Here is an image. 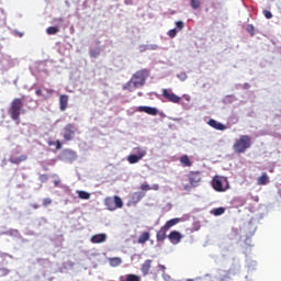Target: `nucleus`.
<instances>
[{
    "instance_id": "nucleus-1",
    "label": "nucleus",
    "mask_w": 281,
    "mask_h": 281,
    "mask_svg": "<svg viewBox=\"0 0 281 281\" xmlns=\"http://www.w3.org/2000/svg\"><path fill=\"white\" fill-rule=\"evenodd\" d=\"M149 72L148 69H140L136 71L130 81H127L123 86V91H130L133 92L138 87H144L146 85V80L148 79Z\"/></svg>"
},
{
    "instance_id": "nucleus-2",
    "label": "nucleus",
    "mask_w": 281,
    "mask_h": 281,
    "mask_svg": "<svg viewBox=\"0 0 281 281\" xmlns=\"http://www.w3.org/2000/svg\"><path fill=\"white\" fill-rule=\"evenodd\" d=\"M24 106L23 98H15L11 101L9 115L13 122H19V120H21V114L25 113V110L23 109Z\"/></svg>"
},
{
    "instance_id": "nucleus-3",
    "label": "nucleus",
    "mask_w": 281,
    "mask_h": 281,
    "mask_svg": "<svg viewBox=\"0 0 281 281\" xmlns=\"http://www.w3.org/2000/svg\"><path fill=\"white\" fill-rule=\"evenodd\" d=\"M248 148H251V136L243 135L235 140L233 149L238 154L247 153Z\"/></svg>"
},
{
    "instance_id": "nucleus-4",
    "label": "nucleus",
    "mask_w": 281,
    "mask_h": 281,
    "mask_svg": "<svg viewBox=\"0 0 281 281\" xmlns=\"http://www.w3.org/2000/svg\"><path fill=\"white\" fill-rule=\"evenodd\" d=\"M187 177L189 184L183 186V190H186L187 192H190L192 188H199V186H201V182L203 181V175L201 173V171H189Z\"/></svg>"
},
{
    "instance_id": "nucleus-5",
    "label": "nucleus",
    "mask_w": 281,
    "mask_h": 281,
    "mask_svg": "<svg viewBox=\"0 0 281 281\" xmlns=\"http://www.w3.org/2000/svg\"><path fill=\"white\" fill-rule=\"evenodd\" d=\"M211 186L215 192H227L229 190V181L223 176L213 177Z\"/></svg>"
},
{
    "instance_id": "nucleus-6",
    "label": "nucleus",
    "mask_w": 281,
    "mask_h": 281,
    "mask_svg": "<svg viewBox=\"0 0 281 281\" xmlns=\"http://www.w3.org/2000/svg\"><path fill=\"white\" fill-rule=\"evenodd\" d=\"M104 204L106 209L110 210V212H115V210L124 207V202L122 201V198L117 195H114L113 198H105Z\"/></svg>"
},
{
    "instance_id": "nucleus-7",
    "label": "nucleus",
    "mask_w": 281,
    "mask_h": 281,
    "mask_svg": "<svg viewBox=\"0 0 281 281\" xmlns=\"http://www.w3.org/2000/svg\"><path fill=\"white\" fill-rule=\"evenodd\" d=\"M137 155H130L127 156L128 164H138L146 157V149H142V147L136 148Z\"/></svg>"
},
{
    "instance_id": "nucleus-8",
    "label": "nucleus",
    "mask_w": 281,
    "mask_h": 281,
    "mask_svg": "<svg viewBox=\"0 0 281 281\" xmlns=\"http://www.w3.org/2000/svg\"><path fill=\"white\" fill-rule=\"evenodd\" d=\"M162 98H165L167 102H172L173 104H179V102H181V97L168 89H162Z\"/></svg>"
},
{
    "instance_id": "nucleus-9",
    "label": "nucleus",
    "mask_w": 281,
    "mask_h": 281,
    "mask_svg": "<svg viewBox=\"0 0 281 281\" xmlns=\"http://www.w3.org/2000/svg\"><path fill=\"white\" fill-rule=\"evenodd\" d=\"M74 135H76V125L68 123L64 127V139L65 142H71L74 139Z\"/></svg>"
},
{
    "instance_id": "nucleus-10",
    "label": "nucleus",
    "mask_w": 281,
    "mask_h": 281,
    "mask_svg": "<svg viewBox=\"0 0 281 281\" xmlns=\"http://www.w3.org/2000/svg\"><path fill=\"white\" fill-rule=\"evenodd\" d=\"M168 238L172 245H179V243H181V239L183 238V235H181V233L178 231H172L168 235Z\"/></svg>"
},
{
    "instance_id": "nucleus-11",
    "label": "nucleus",
    "mask_w": 281,
    "mask_h": 281,
    "mask_svg": "<svg viewBox=\"0 0 281 281\" xmlns=\"http://www.w3.org/2000/svg\"><path fill=\"white\" fill-rule=\"evenodd\" d=\"M137 111H139V113H147V115H158L159 114V110L157 108H150V106H146V105L138 106Z\"/></svg>"
},
{
    "instance_id": "nucleus-12",
    "label": "nucleus",
    "mask_w": 281,
    "mask_h": 281,
    "mask_svg": "<svg viewBox=\"0 0 281 281\" xmlns=\"http://www.w3.org/2000/svg\"><path fill=\"white\" fill-rule=\"evenodd\" d=\"M67 106H69V95L61 94L59 97V109H60V111H67Z\"/></svg>"
},
{
    "instance_id": "nucleus-13",
    "label": "nucleus",
    "mask_w": 281,
    "mask_h": 281,
    "mask_svg": "<svg viewBox=\"0 0 281 281\" xmlns=\"http://www.w3.org/2000/svg\"><path fill=\"white\" fill-rule=\"evenodd\" d=\"M90 240L93 245H99L100 243H106V234L101 233V234L93 235Z\"/></svg>"
},
{
    "instance_id": "nucleus-14",
    "label": "nucleus",
    "mask_w": 281,
    "mask_h": 281,
    "mask_svg": "<svg viewBox=\"0 0 281 281\" xmlns=\"http://www.w3.org/2000/svg\"><path fill=\"white\" fill-rule=\"evenodd\" d=\"M168 233V228L161 226L160 229L156 234V240L158 243H164L166 240V234Z\"/></svg>"
},
{
    "instance_id": "nucleus-15",
    "label": "nucleus",
    "mask_w": 281,
    "mask_h": 281,
    "mask_svg": "<svg viewBox=\"0 0 281 281\" xmlns=\"http://www.w3.org/2000/svg\"><path fill=\"white\" fill-rule=\"evenodd\" d=\"M150 267H153V260L151 259L145 260L140 267V271L143 276H148V273H150Z\"/></svg>"
},
{
    "instance_id": "nucleus-16",
    "label": "nucleus",
    "mask_w": 281,
    "mask_h": 281,
    "mask_svg": "<svg viewBox=\"0 0 281 281\" xmlns=\"http://www.w3.org/2000/svg\"><path fill=\"white\" fill-rule=\"evenodd\" d=\"M209 126H211L212 128H215V131H225V128H227V126L223 125V123L217 122L216 120L211 119L207 122Z\"/></svg>"
},
{
    "instance_id": "nucleus-17",
    "label": "nucleus",
    "mask_w": 281,
    "mask_h": 281,
    "mask_svg": "<svg viewBox=\"0 0 281 281\" xmlns=\"http://www.w3.org/2000/svg\"><path fill=\"white\" fill-rule=\"evenodd\" d=\"M150 240V233L149 232H143L140 236L138 237V245H146Z\"/></svg>"
},
{
    "instance_id": "nucleus-18",
    "label": "nucleus",
    "mask_w": 281,
    "mask_h": 281,
    "mask_svg": "<svg viewBox=\"0 0 281 281\" xmlns=\"http://www.w3.org/2000/svg\"><path fill=\"white\" fill-rule=\"evenodd\" d=\"M180 164L183 166V168H190V166H192V160H190L188 155H183L180 158Z\"/></svg>"
},
{
    "instance_id": "nucleus-19",
    "label": "nucleus",
    "mask_w": 281,
    "mask_h": 281,
    "mask_svg": "<svg viewBox=\"0 0 281 281\" xmlns=\"http://www.w3.org/2000/svg\"><path fill=\"white\" fill-rule=\"evenodd\" d=\"M10 161L15 165L23 164V161H27V156L22 155V156L15 157V158L12 157V158H10Z\"/></svg>"
},
{
    "instance_id": "nucleus-20",
    "label": "nucleus",
    "mask_w": 281,
    "mask_h": 281,
    "mask_svg": "<svg viewBox=\"0 0 281 281\" xmlns=\"http://www.w3.org/2000/svg\"><path fill=\"white\" fill-rule=\"evenodd\" d=\"M258 186H267L269 183V176H267V172H263L261 177L257 180Z\"/></svg>"
},
{
    "instance_id": "nucleus-21",
    "label": "nucleus",
    "mask_w": 281,
    "mask_h": 281,
    "mask_svg": "<svg viewBox=\"0 0 281 281\" xmlns=\"http://www.w3.org/2000/svg\"><path fill=\"white\" fill-rule=\"evenodd\" d=\"M121 280H124V281H142V278L137 274H126L125 277H121Z\"/></svg>"
},
{
    "instance_id": "nucleus-22",
    "label": "nucleus",
    "mask_w": 281,
    "mask_h": 281,
    "mask_svg": "<svg viewBox=\"0 0 281 281\" xmlns=\"http://www.w3.org/2000/svg\"><path fill=\"white\" fill-rule=\"evenodd\" d=\"M109 262H110V266L112 267H120V265H122V258L112 257V258H109Z\"/></svg>"
},
{
    "instance_id": "nucleus-23",
    "label": "nucleus",
    "mask_w": 281,
    "mask_h": 281,
    "mask_svg": "<svg viewBox=\"0 0 281 281\" xmlns=\"http://www.w3.org/2000/svg\"><path fill=\"white\" fill-rule=\"evenodd\" d=\"M77 194L79 199H82L83 201H89L91 199V193L87 191H77Z\"/></svg>"
},
{
    "instance_id": "nucleus-24",
    "label": "nucleus",
    "mask_w": 281,
    "mask_h": 281,
    "mask_svg": "<svg viewBox=\"0 0 281 281\" xmlns=\"http://www.w3.org/2000/svg\"><path fill=\"white\" fill-rule=\"evenodd\" d=\"M179 218H172V220H169L165 225L164 227L167 228V229H170V227H175V225L179 224Z\"/></svg>"
},
{
    "instance_id": "nucleus-25",
    "label": "nucleus",
    "mask_w": 281,
    "mask_h": 281,
    "mask_svg": "<svg viewBox=\"0 0 281 281\" xmlns=\"http://www.w3.org/2000/svg\"><path fill=\"white\" fill-rule=\"evenodd\" d=\"M59 29L57 26H49L46 30V34H48L49 36L54 35V34H58Z\"/></svg>"
},
{
    "instance_id": "nucleus-26",
    "label": "nucleus",
    "mask_w": 281,
    "mask_h": 281,
    "mask_svg": "<svg viewBox=\"0 0 281 281\" xmlns=\"http://www.w3.org/2000/svg\"><path fill=\"white\" fill-rule=\"evenodd\" d=\"M192 10H199L201 8V0H190Z\"/></svg>"
},
{
    "instance_id": "nucleus-27",
    "label": "nucleus",
    "mask_w": 281,
    "mask_h": 281,
    "mask_svg": "<svg viewBox=\"0 0 281 281\" xmlns=\"http://www.w3.org/2000/svg\"><path fill=\"white\" fill-rule=\"evenodd\" d=\"M212 214H214V216H221V215L225 214V207L214 209L212 211Z\"/></svg>"
},
{
    "instance_id": "nucleus-28",
    "label": "nucleus",
    "mask_w": 281,
    "mask_h": 281,
    "mask_svg": "<svg viewBox=\"0 0 281 281\" xmlns=\"http://www.w3.org/2000/svg\"><path fill=\"white\" fill-rule=\"evenodd\" d=\"M246 32H248V34H250V36H256V27H254V24H249L246 27Z\"/></svg>"
},
{
    "instance_id": "nucleus-29",
    "label": "nucleus",
    "mask_w": 281,
    "mask_h": 281,
    "mask_svg": "<svg viewBox=\"0 0 281 281\" xmlns=\"http://www.w3.org/2000/svg\"><path fill=\"white\" fill-rule=\"evenodd\" d=\"M100 56V48H94L90 50L91 58H98Z\"/></svg>"
},
{
    "instance_id": "nucleus-30",
    "label": "nucleus",
    "mask_w": 281,
    "mask_h": 281,
    "mask_svg": "<svg viewBox=\"0 0 281 281\" xmlns=\"http://www.w3.org/2000/svg\"><path fill=\"white\" fill-rule=\"evenodd\" d=\"M178 33H179V31L177 29H171L168 32V36H169V38H175V36H177Z\"/></svg>"
},
{
    "instance_id": "nucleus-31",
    "label": "nucleus",
    "mask_w": 281,
    "mask_h": 281,
    "mask_svg": "<svg viewBox=\"0 0 281 281\" xmlns=\"http://www.w3.org/2000/svg\"><path fill=\"white\" fill-rule=\"evenodd\" d=\"M262 14L266 16V19H273V14L269 10H263Z\"/></svg>"
},
{
    "instance_id": "nucleus-32",
    "label": "nucleus",
    "mask_w": 281,
    "mask_h": 281,
    "mask_svg": "<svg viewBox=\"0 0 281 281\" xmlns=\"http://www.w3.org/2000/svg\"><path fill=\"white\" fill-rule=\"evenodd\" d=\"M176 27L178 30H183V27H186V24L183 23V21H178L176 22Z\"/></svg>"
},
{
    "instance_id": "nucleus-33",
    "label": "nucleus",
    "mask_w": 281,
    "mask_h": 281,
    "mask_svg": "<svg viewBox=\"0 0 281 281\" xmlns=\"http://www.w3.org/2000/svg\"><path fill=\"white\" fill-rule=\"evenodd\" d=\"M48 205H52V199L46 198V199L43 200V206L47 207Z\"/></svg>"
},
{
    "instance_id": "nucleus-34",
    "label": "nucleus",
    "mask_w": 281,
    "mask_h": 281,
    "mask_svg": "<svg viewBox=\"0 0 281 281\" xmlns=\"http://www.w3.org/2000/svg\"><path fill=\"white\" fill-rule=\"evenodd\" d=\"M162 279H164L165 281H170V280H172V278L170 277V274H168V273H166V272H162Z\"/></svg>"
},
{
    "instance_id": "nucleus-35",
    "label": "nucleus",
    "mask_w": 281,
    "mask_h": 281,
    "mask_svg": "<svg viewBox=\"0 0 281 281\" xmlns=\"http://www.w3.org/2000/svg\"><path fill=\"white\" fill-rule=\"evenodd\" d=\"M140 190H144L145 192H148V190H150V186L149 184H142Z\"/></svg>"
},
{
    "instance_id": "nucleus-36",
    "label": "nucleus",
    "mask_w": 281,
    "mask_h": 281,
    "mask_svg": "<svg viewBox=\"0 0 281 281\" xmlns=\"http://www.w3.org/2000/svg\"><path fill=\"white\" fill-rule=\"evenodd\" d=\"M10 273V270L8 269H0V276H8Z\"/></svg>"
},
{
    "instance_id": "nucleus-37",
    "label": "nucleus",
    "mask_w": 281,
    "mask_h": 281,
    "mask_svg": "<svg viewBox=\"0 0 281 281\" xmlns=\"http://www.w3.org/2000/svg\"><path fill=\"white\" fill-rule=\"evenodd\" d=\"M57 150H60V148H63V144L60 143V140H56V144H55Z\"/></svg>"
},
{
    "instance_id": "nucleus-38",
    "label": "nucleus",
    "mask_w": 281,
    "mask_h": 281,
    "mask_svg": "<svg viewBox=\"0 0 281 281\" xmlns=\"http://www.w3.org/2000/svg\"><path fill=\"white\" fill-rule=\"evenodd\" d=\"M35 94H36L38 98L43 97V90L37 89V90L35 91Z\"/></svg>"
},
{
    "instance_id": "nucleus-39",
    "label": "nucleus",
    "mask_w": 281,
    "mask_h": 281,
    "mask_svg": "<svg viewBox=\"0 0 281 281\" xmlns=\"http://www.w3.org/2000/svg\"><path fill=\"white\" fill-rule=\"evenodd\" d=\"M158 269H160V271H162V273H165V271H166V266H164V265H158Z\"/></svg>"
},
{
    "instance_id": "nucleus-40",
    "label": "nucleus",
    "mask_w": 281,
    "mask_h": 281,
    "mask_svg": "<svg viewBox=\"0 0 281 281\" xmlns=\"http://www.w3.org/2000/svg\"><path fill=\"white\" fill-rule=\"evenodd\" d=\"M150 190H155V191L159 190V184H154L153 187H150Z\"/></svg>"
},
{
    "instance_id": "nucleus-41",
    "label": "nucleus",
    "mask_w": 281,
    "mask_h": 281,
    "mask_svg": "<svg viewBox=\"0 0 281 281\" xmlns=\"http://www.w3.org/2000/svg\"><path fill=\"white\" fill-rule=\"evenodd\" d=\"M55 21H57V23H63V21H65L63 18H57L55 19Z\"/></svg>"
},
{
    "instance_id": "nucleus-42",
    "label": "nucleus",
    "mask_w": 281,
    "mask_h": 281,
    "mask_svg": "<svg viewBox=\"0 0 281 281\" xmlns=\"http://www.w3.org/2000/svg\"><path fill=\"white\" fill-rule=\"evenodd\" d=\"M48 146H56V142L49 140V142H48Z\"/></svg>"
},
{
    "instance_id": "nucleus-43",
    "label": "nucleus",
    "mask_w": 281,
    "mask_h": 281,
    "mask_svg": "<svg viewBox=\"0 0 281 281\" xmlns=\"http://www.w3.org/2000/svg\"><path fill=\"white\" fill-rule=\"evenodd\" d=\"M3 19V11H0V21Z\"/></svg>"
},
{
    "instance_id": "nucleus-44",
    "label": "nucleus",
    "mask_w": 281,
    "mask_h": 281,
    "mask_svg": "<svg viewBox=\"0 0 281 281\" xmlns=\"http://www.w3.org/2000/svg\"><path fill=\"white\" fill-rule=\"evenodd\" d=\"M60 183V180H55V186H58Z\"/></svg>"
},
{
    "instance_id": "nucleus-45",
    "label": "nucleus",
    "mask_w": 281,
    "mask_h": 281,
    "mask_svg": "<svg viewBox=\"0 0 281 281\" xmlns=\"http://www.w3.org/2000/svg\"><path fill=\"white\" fill-rule=\"evenodd\" d=\"M38 205H34V209L37 210Z\"/></svg>"
}]
</instances>
